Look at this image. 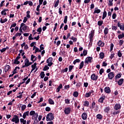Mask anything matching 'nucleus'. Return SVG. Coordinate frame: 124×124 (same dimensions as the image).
Returning a JSON list of instances; mask_svg holds the SVG:
<instances>
[{"mask_svg": "<svg viewBox=\"0 0 124 124\" xmlns=\"http://www.w3.org/2000/svg\"><path fill=\"white\" fill-rule=\"evenodd\" d=\"M50 68L47 66L46 65H45L43 70V71H47Z\"/></svg>", "mask_w": 124, "mask_h": 124, "instance_id": "nucleus-38", "label": "nucleus"}, {"mask_svg": "<svg viewBox=\"0 0 124 124\" xmlns=\"http://www.w3.org/2000/svg\"><path fill=\"white\" fill-rule=\"evenodd\" d=\"M6 22H7V18H5L4 19H2V18H0V22L1 24H3L4 23H5Z\"/></svg>", "mask_w": 124, "mask_h": 124, "instance_id": "nucleus-33", "label": "nucleus"}, {"mask_svg": "<svg viewBox=\"0 0 124 124\" xmlns=\"http://www.w3.org/2000/svg\"><path fill=\"white\" fill-rule=\"evenodd\" d=\"M55 118L54 117V114L52 112H50L47 114L46 117V122H51V121H53Z\"/></svg>", "mask_w": 124, "mask_h": 124, "instance_id": "nucleus-1", "label": "nucleus"}, {"mask_svg": "<svg viewBox=\"0 0 124 124\" xmlns=\"http://www.w3.org/2000/svg\"><path fill=\"white\" fill-rule=\"evenodd\" d=\"M48 102L51 105H54L55 104V102L50 98L48 99Z\"/></svg>", "mask_w": 124, "mask_h": 124, "instance_id": "nucleus-34", "label": "nucleus"}, {"mask_svg": "<svg viewBox=\"0 0 124 124\" xmlns=\"http://www.w3.org/2000/svg\"><path fill=\"white\" fill-rule=\"evenodd\" d=\"M98 46H100V47H104L105 44L104 43L102 42V41L99 40L97 43Z\"/></svg>", "mask_w": 124, "mask_h": 124, "instance_id": "nucleus-16", "label": "nucleus"}, {"mask_svg": "<svg viewBox=\"0 0 124 124\" xmlns=\"http://www.w3.org/2000/svg\"><path fill=\"white\" fill-rule=\"evenodd\" d=\"M11 122H13V123H15V124H18L19 122H20L19 116L15 115L13 117V118L12 119Z\"/></svg>", "mask_w": 124, "mask_h": 124, "instance_id": "nucleus-3", "label": "nucleus"}, {"mask_svg": "<svg viewBox=\"0 0 124 124\" xmlns=\"http://www.w3.org/2000/svg\"><path fill=\"white\" fill-rule=\"evenodd\" d=\"M104 56H105V55L104 54V52H101L99 54V57H100V59H104Z\"/></svg>", "mask_w": 124, "mask_h": 124, "instance_id": "nucleus-30", "label": "nucleus"}, {"mask_svg": "<svg viewBox=\"0 0 124 124\" xmlns=\"http://www.w3.org/2000/svg\"><path fill=\"white\" fill-rule=\"evenodd\" d=\"M73 68H74V66L70 65L69 66V72H71V71L72 70V69H73Z\"/></svg>", "mask_w": 124, "mask_h": 124, "instance_id": "nucleus-45", "label": "nucleus"}, {"mask_svg": "<svg viewBox=\"0 0 124 124\" xmlns=\"http://www.w3.org/2000/svg\"><path fill=\"white\" fill-rule=\"evenodd\" d=\"M91 78L93 81H96L98 79V76L95 75V74H93L91 75Z\"/></svg>", "mask_w": 124, "mask_h": 124, "instance_id": "nucleus-8", "label": "nucleus"}, {"mask_svg": "<svg viewBox=\"0 0 124 124\" xmlns=\"http://www.w3.org/2000/svg\"><path fill=\"white\" fill-rule=\"evenodd\" d=\"M92 60H93V57H88L86 59L84 62H85V63H87V64H88V63H89V62H92Z\"/></svg>", "mask_w": 124, "mask_h": 124, "instance_id": "nucleus-10", "label": "nucleus"}, {"mask_svg": "<svg viewBox=\"0 0 124 124\" xmlns=\"http://www.w3.org/2000/svg\"><path fill=\"white\" fill-rule=\"evenodd\" d=\"M59 13L60 15H62V7H60L59 8Z\"/></svg>", "mask_w": 124, "mask_h": 124, "instance_id": "nucleus-59", "label": "nucleus"}, {"mask_svg": "<svg viewBox=\"0 0 124 124\" xmlns=\"http://www.w3.org/2000/svg\"><path fill=\"white\" fill-rule=\"evenodd\" d=\"M29 63H30V60H29L28 58H26L24 61L25 64L28 66Z\"/></svg>", "mask_w": 124, "mask_h": 124, "instance_id": "nucleus-39", "label": "nucleus"}, {"mask_svg": "<svg viewBox=\"0 0 124 124\" xmlns=\"http://www.w3.org/2000/svg\"><path fill=\"white\" fill-rule=\"evenodd\" d=\"M24 26H25V23H22L19 28V31L21 33H23V27H24Z\"/></svg>", "mask_w": 124, "mask_h": 124, "instance_id": "nucleus-18", "label": "nucleus"}, {"mask_svg": "<svg viewBox=\"0 0 124 124\" xmlns=\"http://www.w3.org/2000/svg\"><path fill=\"white\" fill-rule=\"evenodd\" d=\"M83 106L85 107H89L90 106V103L88 101H85L83 103Z\"/></svg>", "mask_w": 124, "mask_h": 124, "instance_id": "nucleus-21", "label": "nucleus"}, {"mask_svg": "<svg viewBox=\"0 0 124 124\" xmlns=\"http://www.w3.org/2000/svg\"><path fill=\"white\" fill-rule=\"evenodd\" d=\"M67 18H68L67 16H65L63 20V23L64 24H66L67 23Z\"/></svg>", "mask_w": 124, "mask_h": 124, "instance_id": "nucleus-48", "label": "nucleus"}, {"mask_svg": "<svg viewBox=\"0 0 124 124\" xmlns=\"http://www.w3.org/2000/svg\"><path fill=\"white\" fill-rule=\"evenodd\" d=\"M108 79H109L110 80H113V78H114V77H115V74L113 72H110L108 74Z\"/></svg>", "mask_w": 124, "mask_h": 124, "instance_id": "nucleus-7", "label": "nucleus"}, {"mask_svg": "<svg viewBox=\"0 0 124 124\" xmlns=\"http://www.w3.org/2000/svg\"><path fill=\"white\" fill-rule=\"evenodd\" d=\"M95 106V102H93L92 103V107H90V109H93L94 108Z\"/></svg>", "mask_w": 124, "mask_h": 124, "instance_id": "nucleus-56", "label": "nucleus"}, {"mask_svg": "<svg viewBox=\"0 0 124 124\" xmlns=\"http://www.w3.org/2000/svg\"><path fill=\"white\" fill-rule=\"evenodd\" d=\"M83 67H84V61H82L80 63L79 69H82V68H83Z\"/></svg>", "mask_w": 124, "mask_h": 124, "instance_id": "nucleus-32", "label": "nucleus"}, {"mask_svg": "<svg viewBox=\"0 0 124 124\" xmlns=\"http://www.w3.org/2000/svg\"><path fill=\"white\" fill-rule=\"evenodd\" d=\"M14 63V64H20V61H19L18 60H15Z\"/></svg>", "mask_w": 124, "mask_h": 124, "instance_id": "nucleus-60", "label": "nucleus"}, {"mask_svg": "<svg viewBox=\"0 0 124 124\" xmlns=\"http://www.w3.org/2000/svg\"><path fill=\"white\" fill-rule=\"evenodd\" d=\"M17 69H20V67H18V66L16 67L15 69L13 71V74H14L15 75V74H16V73H17Z\"/></svg>", "mask_w": 124, "mask_h": 124, "instance_id": "nucleus-28", "label": "nucleus"}, {"mask_svg": "<svg viewBox=\"0 0 124 124\" xmlns=\"http://www.w3.org/2000/svg\"><path fill=\"white\" fill-rule=\"evenodd\" d=\"M124 83V78H121L119 79V80L118 81V84L119 86H122Z\"/></svg>", "mask_w": 124, "mask_h": 124, "instance_id": "nucleus-22", "label": "nucleus"}, {"mask_svg": "<svg viewBox=\"0 0 124 124\" xmlns=\"http://www.w3.org/2000/svg\"><path fill=\"white\" fill-rule=\"evenodd\" d=\"M53 58L52 57H49L48 59L46 60V63L47 64V66H52L53 64Z\"/></svg>", "mask_w": 124, "mask_h": 124, "instance_id": "nucleus-4", "label": "nucleus"}, {"mask_svg": "<svg viewBox=\"0 0 124 124\" xmlns=\"http://www.w3.org/2000/svg\"><path fill=\"white\" fill-rule=\"evenodd\" d=\"M104 91L106 93H111V89H110V87H105Z\"/></svg>", "mask_w": 124, "mask_h": 124, "instance_id": "nucleus-12", "label": "nucleus"}, {"mask_svg": "<svg viewBox=\"0 0 124 124\" xmlns=\"http://www.w3.org/2000/svg\"><path fill=\"white\" fill-rule=\"evenodd\" d=\"M106 16H107V12H106V11H104L103 14L102 19L104 20V19L106 18Z\"/></svg>", "mask_w": 124, "mask_h": 124, "instance_id": "nucleus-26", "label": "nucleus"}, {"mask_svg": "<svg viewBox=\"0 0 124 124\" xmlns=\"http://www.w3.org/2000/svg\"><path fill=\"white\" fill-rule=\"evenodd\" d=\"M30 13H31V11H28L27 12V15H26V17H27V18H31V15H30Z\"/></svg>", "mask_w": 124, "mask_h": 124, "instance_id": "nucleus-51", "label": "nucleus"}, {"mask_svg": "<svg viewBox=\"0 0 124 124\" xmlns=\"http://www.w3.org/2000/svg\"><path fill=\"white\" fill-rule=\"evenodd\" d=\"M20 123H22L23 124H26L27 123V121L24 120V119L23 118L20 119Z\"/></svg>", "mask_w": 124, "mask_h": 124, "instance_id": "nucleus-43", "label": "nucleus"}, {"mask_svg": "<svg viewBox=\"0 0 124 124\" xmlns=\"http://www.w3.org/2000/svg\"><path fill=\"white\" fill-rule=\"evenodd\" d=\"M59 3H60V0H57V1H56L55 4H54V7L55 8H56V7H57L58 6V5H59Z\"/></svg>", "mask_w": 124, "mask_h": 124, "instance_id": "nucleus-50", "label": "nucleus"}, {"mask_svg": "<svg viewBox=\"0 0 124 124\" xmlns=\"http://www.w3.org/2000/svg\"><path fill=\"white\" fill-rule=\"evenodd\" d=\"M40 76L41 78V79H43L45 77V74L44 73V72L42 71L40 74Z\"/></svg>", "mask_w": 124, "mask_h": 124, "instance_id": "nucleus-29", "label": "nucleus"}, {"mask_svg": "<svg viewBox=\"0 0 124 124\" xmlns=\"http://www.w3.org/2000/svg\"><path fill=\"white\" fill-rule=\"evenodd\" d=\"M113 48H114V44L111 43L110 44V52H112V51H113Z\"/></svg>", "mask_w": 124, "mask_h": 124, "instance_id": "nucleus-55", "label": "nucleus"}, {"mask_svg": "<svg viewBox=\"0 0 124 124\" xmlns=\"http://www.w3.org/2000/svg\"><path fill=\"white\" fill-rule=\"evenodd\" d=\"M100 12H101V10H100V9L95 10L93 13V14H95V13L98 14L99 13H100Z\"/></svg>", "mask_w": 124, "mask_h": 124, "instance_id": "nucleus-41", "label": "nucleus"}, {"mask_svg": "<svg viewBox=\"0 0 124 124\" xmlns=\"http://www.w3.org/2000/svg\"><path fill=\"white\" fill-rule=\"evenodd\" d=\"M81 118L82 120H87L88 118V114H87V112H84L81 115Z\"/></svg>", "mask_w": 124, "mask_h": 124, "instance_id": "nucleus-14", "label": "nucleus"}, {"mask_svg": "<svg viewBox=\"0 0 124 124\" xmlns=\"http://www.w3.org/2000/svg\"><path fill=\"white\" fill-rule=\"evenodd\" d=\"M83 54L84 55V56H87V54H88V51L86 50H84L83 51Z\"/></svg>", "mask_w": 124, "mask_h": 124, "instance_id": "nucleus-63", "label": "nucleus"}, {"mask_svg": "<svg viewBox=\"0 0 124 124\" xmlns=\"http://www.w3.org/2000/svg\"><path fill=\"white\" fill-rule=\"evenodd\" d=\"M94 91L93 90H91L89 93H87L85 94V97H90L92 93H93Z\"/></svg>", "mask_w": 124, "mask_h": 124, "instance_id": "nucleus-11", "label": "nucleus"}, {"mask_svg": "<svg viewBox=\"0 0 124 124\" xmlns=\"http://www.w3.org/2000/svg\"><path fill=\"white\" fill-rule=\"evenodd\" d=\"M117 26L119 28H120V30H121V31H124V24L123 23H120V22H118L117 23Z\"/></svg>", "mask_w": 124, "mask_h": 124, "instance_id": "nucleus-13", "label": "nucleus"}, {"mask_svg": "<svg viewBox=\"0 0 124 124\" xmlns=\"http://www.w3.org/2000/svg\"><path fill=\"white\" fill-rule=\"evenodd\" d=\"M117 55L119 57V58H122V56H123V54H122V52H121V50H119Z\"/></svg>", "mask_w": 124, "mask_h": 124, "instance_id": "nucleus-46", "label": "nucleus"}, {"mask_svg": "<svg viewBox=\"0 0 124 124\" xmlns=\"http://www.w3.org/2000/svg\"><path fill=\"white\" fill-rule=\"evenodd\" d=\"M122 77V73H119L115 77V80H117V78H121Z\"/></svg>", "mask_w": 124, "mask_h": 124, "instance_id": "nucleus-31", "label": "nucleus"}, {"mask_svg": "<svg viewBox=\"0 0 124 124\" xmlns=\"http://www.w3.org/2000/svg\"><path fill=\"white\" fill-rule=\"evenodd\" d=\"M104 72V69L101 68L99 71V74L100 75H102V73Z\"/></svg>", "mask_w": 124, "mask_h": 124, "instance_id": "nucleus-54", "label": "nucleus"}, {"mask_svg": "<svg viewBox=\"0 0 124 124\" xmlns=\"http://www.w3.org/2000/svg\"><path fill=\"white\" fill-rule=\"evenodd\" d=\"M96 118L98 119V120H102V119H103V116H102V115H101V114H98L96 115Z\"/></svg>", "mask_w": 124, "mask_h": 124, "instance_id": "nucleus-23", "label": "nucleus"}, {"mask_svg": "<svg viewBox=\"0 0 124 124\" xmlns=\"http://www.w3.org/2000/svg\"><path fill=\"white\" fill-rule=\"evenodd\" d=\"M35 121H37V123H38V120H37V118H38V113H36L35 115H34Z\"/></svg>", "mask_w": 124, "mask_h": 124, "instance_id": "nucleus-40", "label": "nucleus"}, {"mask_svg": "<svg viewBox=\"0 0 124 124\" xmlns=\"http://www.w3.org/2000/svg\"><path fill=\"white\" fill-rule=\"evenodd\" d=\"M15 35L16 36V37H17V36H21V35H22V33L17 32Z\"/></svg>", "mask_w": 124, "mask_h": 124, "instance_id": "nucleus-62", "label": "nucleus"}, {"mask_svg": "<svg viewBox=\"0 0 124 124\" xmlns=\"http://www.w3.org/2000/svg\"><path fill=\"white\" fill-rule=\"evenodd\" d=\"M123 44H124V40H120L119 41V46H122Z\"/></svg>", "mask_w": 124, "mask_h": 124, "instance_id": "nucleus-61", "label": "nucleus"}, {"mask_svg": "<svg viewBox=\"0 0 124 124\" xmlns=\"http://www.w3.org/2000/svg\"><path fill=\"white\" fill-rule=\"evenodd\" d=\"M119 39H122L124 37V33H122L121 34H119L118 36Z\"/></svg>", "mask_w": 124, "mask_h": 124, "instance_id": "nucleus-35", "label": "nucleus"}, {"mask_svg": "<svg viewBox=\"0 0 124 124\" xmlns=\"http://www.w3.org/2000/svg\"><path fill=\"white\" fill-rule=\"evenodd\" d=\"M73 95L74 97H78V96L79 95V93L77 91H75L74 92Z\"/></svg>", "mask_w": 124, "mask_h": 124, "instance_id": "nucleus-25", "label": "nucleus"}, {"mask_svg": "<svg viewBox=\"0 0 124 124\" xmlns=\"http://www.w3.org/2000/svg\"><path fill=\"white\" fill-rule=\"evenodd\" d=\"M110 110V107H106L105 108L104 112L107 113V114H109V111Z\"/></svg>", "mask_w": 124, "mask_h": 124, "instance_id": "nucleus-20", "label": "nucleus"}, {"mask_svg": "<svg viewBox=\"0 0 124 124\" xmlns=\"http://www.w3.org/2000/svg\"><path fill=\"white\" fill-rule=\"evenodd\" d=\"M89 40L90 43H93V36H94V30H92L89 34Z\"/></svg>", "mask_w": 124, "mask_h": 124, "instance_id": "nucleus-2", "label": "nucleus"}, {"mask_svg": "<svg viewBox=\"0 0 124 124\" xmlns=\"http://www.w3.org/2000/svg\"><path fill=\"white\" fill-rule=\"evenodd\" d=\"M121 107L122 106H121V104L116 103L114 106V110L118 111V110H119V109H121Z\"/></svg>", "mask_w": 124, "mask_h": 124, "instance_id": "nucleus-9", "label": "nucleus"}, {"mask_svg": "<svg viewBox=\"0 0 124 124\" xmlns=\"http://www.w3.org/2000/svg\"><path fill=\"white\" fill-rule=\"evenodd\" d=\"M81 85L82 84H81V82L79 81H77L76 87H77V88H80Z\"/></svg>", "mask_w": 124, "mask_h": 124, "instance_id": "nucleus-47", "label": "nucleus"}, {"mask_svg": "<svg viewBox=\"0 0 124 124\" xmlns=\"http://www.w3.org/2000/svg\"><path fill=\"white\" fill-rule=\"evenodd\" d=\"M46 112H50V111H51V108L49 107H46Z\"/></svg>", "mask_w": 124, "mask_h": 124, "instance_id": "nucleus-58", "label": "nucleus"}, {"mask_svg": "<svg viewBox=\"0 0 124 124\" xmlns=\"http://www.w3.org/2000/svg\"><path fill=\"white\" fill-rule=\"evenodd\" d=\"M29 114H30V111H27L23 113V116H22L23 119H26V117H27V116H29Z\"/></svg>", "mask_w": 124, "mask_h": 124, "instance_id": "nucleus-19", "label": "nucleus"}, {"mask_svg": "<svg viewBox=\"0 0 124 124\" xmlns=\"http://www.w3.org/2000/svg\"><path fill=\"white\" fill-rule=\"evenodd\" d=\"M22 30L25 32H29V31H30V27L26 25V24H24V25L22 27Z\"/></svg>", "mask_w": 124, "mask_h": 124, "instance_id": "nucleus-5", "label": "nucleus"}, {"mask_svg": "<svg viewBox=\"0 0 124 124\" xmlns=\"http://www.w3.org/2000/svg\"><path fill=\"white\" fill-rule=\"evenodd\" d=\"M120 111H114L113 112H111V114L112 117H115L116 115H118V114H120Z\"/></svg>", "mask_w": 124, "mask_h": 124, "instance_id": "nucleus-15", "label": "nucleus"}, {"mask_svg": "<svg viewBox=\"0 0 124 124\" xmlns=\"http://www.w3.org/2000/svg\"><path fill=\"white\" fill-rule=\"evenodd\" d=\"M114 0H108L109 3L108 4V6H113V1Z\"/></svg>", "mask_w": 124, "mask_h": 124, "instance_id": "nucleus-36", "label": "nucleus"}, {"mask_svg": "<svg viewBox=\"0 0 124 124\" xmlns=\"http://www.w3.org/2000/svg\"><path fill=\"white\" fill-rule=\"evenodd\" d=\"M71 112V108H65L64 110V113L65 115H69Z\"/></svg>", "mask_w": 124, "mask_h": 124, "instance_id": "nucleus-6", "label": "nucleus"}, {"mask_svg": "<svg viewBox=\"0 0 124 124\" xmlns=\"http://www.w3.org/2000/svg\"><path fill=\"white\" fill-rule=\"evenodd\" d=\"M37 31L39 32L38 34H40V33H41V31H42V28L41 27L39 28L37 30Z\"/></svg>", "mask_w": 124, "mask_h": 124, "instance_id": "nucleus-49", "label": "nucleus"}, {"mask_svg": "<svg viewBox=\"0 0 124 124\" xmlns=\"http://www.w3.org/2000/svg\"><path fill=\"white\" fill-rule=\"evenodd\" d=\"M111 29L112 31H117V30H118V28H117V26H114V25L112 26Z\"/></svg>", "mask_w": 124, "mask_h": 124, "instance_id": "nucleus-53", "label": "nucleus"}, {"mask_svg": "<svg viewBox=\"0 0 124 124\" xmlns=\"http://www.w3.org/2000/svg\"><path fill=\"white\" fill-rule=\"evenodd\" d=\"M35 111L34 110H31L30 112V116H35Z\"/></svg>", "mask_w": 124, "mask_h": 124, "instance_id": "nucleus-37", "label": "nucleus"}, {"mask_svg": "<svg viewBox=\"0 0 124 124\" xmlns=\"http://www.w3.org/2000/svg\"><path fill=\"white\" fill-rule=\"evenodd\" d=\"M9 69H10V66L9 65H6L4 69L5 72H7Z\"/></svg>", "mask_w": 124, "mask_h": 124, "instance_id": "nucleus-27", "label": "nucleus"}, {"mask_svg": "<svg viewBox=\"0 0 124 124\" xmlns=\"http://www.w3.org/2000/svg\"><path fill=\"white\" fill-rule=\"evenodd\" d=\"M65 103L66 104H70V100L68 98L65 99Z\"/></svg>", "mask_w": 124, "mask_h": 124, "instance_id": "nucleus-42", "label": "nucleus"}, {"mask_svg": "<svg viewBox=\"0 0 124 124\" xmlns=\"http://www.w3.org/2000/svg\"><path fill=\"white\" fill-rule=\"evenodd\" d=\"M114 56H115V53L114 52H112L111 54L110 55V60H112L113 58H114Z\"/></svg>", "mask_w": 124, "mask_h": 124, "instance_id": "nucleus-57", "label": "nucleus"}, {"mask_svg": "<svg viewBox=\"0 0 124 124\" xmlns=\"http://www.w3.org/2000/svg\"><path fill=\"white\" fill-rule=\"evenodd\" d=\"M97 24H98V26H99V27H100V26H102V25L103 24V20L98 21Z\"/></svg>", "mask_w": 124, "mask_h": 124, "instance_id": "nucleus-44", "label": "nucleus"}, {"mask_svg": "<svg viewBox=\"0 0 124 124\" xmlns=\"http://www.w3.org/2000/svg\"><path fill=\"white\" fill-rule=\"evenodd\" d=\"M108 32H109V29L108 28H105L104 31V33L105 35L108 34Z\"/></svg>", "mask_w": 124, "mask_h": 124, "instance_id": "nucleus-24", "label": "nucleus"}, {"mask_svg": "<svg viewBox=\"0 0 124 124\" xmlns=\"http://www.w3.org/2000/svg\"><path fill=\"white\" fill-rule=\"evenodd\" d=\"M70 86H69V85L64 86L65 90H68L69 89H70Z\"/></svg>", "mask_w": 124, "mask_h": 124, "instance_id": "nucleus-64", "label": "nucleus"}, {"mask_svg": "<svg viewBox=\"0 0 124 124\" xmlns=\"http://www.w3.org/2000/svg\"><path fill=\"white\" fill-rule=\"evenodd\" d=\"M26 108H27V106L26 105H23L21 107L22 111H24Z\"/></svg>", "mask_w": 124, "mask_h": 124, "instance_id": "nucleus-52", "label": "nucleus"}, {"mask_svg": "<svg viewBox=\"0 0 124 124\" xmlns=\"http://www.w3.org/2000/svg\"><path fill=\"white\" fill-rule=\"evenodd\" d=\"M106 97H105V96H104V97L102 96L100 97L98 100V102H100V103H103V101H104V100L105 99Z\"/></svg>", "mask_w": 124, "mask_h": 124, "instance_id": "nucleus-17", "label": "nucleus"}]
</instances>
